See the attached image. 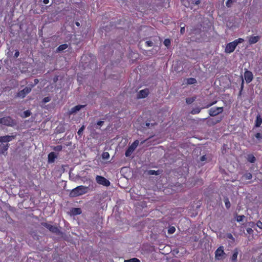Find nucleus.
<instances>
[{
  "mask_svg": "<svg viewBox=\"0 0 262 262\" xmlns=\"http://www.w3.org/2000/svg\"><path fill=\"white\" fill-rule=\"evenodd\" d=\"M89 187L80 185L73 189L70 193L71 197H76L82 195L88 192Z\"/></svg>",
  "mask_w": 262,
  "mask_h": 262,
  "instance_id": "obj_1",
  "label": "nucleus"
},
{
  "mask_svg": "<svg viewBox=\"0 0 262 262\" xmlns=\"http://www.w3.org/2000/svg\"><path fill=\"white\" fill-rule=\"evenodd\" d=\"M226 254L224 252V247L220 246L215 251V258L217 260H223L226 257Z\"/></svg>",
  "mask_w": 262,
  "mask_h": 262,
  "instance_id": "obj_2",
  "label": "nucleus"
},
{
  "mask_svg": "<svg viewBox=\"0 0 262 262\" xmlns=\"http://www.w3.org/2000/svg\"><path fill=\"white\" fill-rule=\"evenodd\" d=\"M6 126H12L15 124L14 120L10 116L4 117L0 118V124Z\"/></svg>",
  "mask_w": 262,
  "mask_h": 262,
  "instance_id": "obj_3",
  "label": "nucleus"
},
{
  "mask_svg": "<svg viewBox=\"0 0 262 262\" xmlns=\"http://www.w3.org/2000/svg\"><path fill=\"white\" fill-rule=\"evenodd\" d=\"M224 111L223 107H213L208 110V114L211 117L216 116Z\"/></svg>",
  "mask_w": 262,
  "mask_h": 262,
  "instance_id": "obj_4",
  "label": "nucleus"
},
{
  "mask_svg": "<svg viewBox=\"0 0 262 262\" xmlns=\"http://www.w3.org/2000/svg\"><path fill=\"white\" fill-rule=\"evenodd\" d=\"M139 143V141L138 140H135L132 144L130 145L126 150L125 151V156L129 157L130 156L132 153L134 151V150L137 148Z\"/></svg>",
  "mask_w": 262,
  "mask_h": 262,
  "instance_id": "obj_5",
  "label": "nucleus"
},
{
  "mask_svg": "<svg viewBox=\"0 0 262 262\" xmlns=\"http://www.w3.org/2000/svg\"><path fill=\"white\" fill-rule=\"evenodd\" d=\"M96 181L97 183L100 185L105 186H108L110 185V182L106 178L101 176H97L96 177Z\"/></svg>",
  "mask_w": 262,
  "mask_h": 262,
  "instance_id": "obj_6",
  "label": "nucleus"
},
{
  "mask_svg": "<svg viewBox=\"0 0 262 262\" xmlns=\"http://www.w3.org/2000/svg\"><path fill=\"white\" fill-rule=\"evenodd\" d=\"M223 116H221L217 118H209L207 120L206 124L209 126H213L220 123L223 119Z\"/></svg>",
  "mask_w": 262,
  "mask_h": 262,
  "instance_id": "obj_7",
  "label": "nucleus"
},
{
  "mask_svg": "<svg viewBox=\"0 0 262 262\" xmlns=\"http://www.w3.org/2000/svg\"><path fill=\"white\" fill-rule=\"evenodd\" d=\"M32 90L31 87L30 86H26L23 90L19 91L17 93V97L24 98L25 96L29 94Z\"/></svg>",
  "mask_w": 262,
  "mask_h": 262,
  "instance_id": "obj_8",
  "label": "nucleus"
},
{
  "mask_svg": "<svg viewBox=\"0 0 262 262\" xmlns=\"http://www.w3.org/2000/svg\"><path fill=\"white\" fill-rule=\"evenodd\" d=\"M216 102H217V101H213L212 102L209 103L207 104H206L204 107H203V108H209L210 106H211L213 105L214 104H216ZM202 109V108H200V107L194 108H193L191 110V114H192L193 115L198 114L200 113V112H201Z\"/></svg>",
  "mask_w": 262,
  "mask_h": 262,
  "instance_id": "obj_9",
  "label": "nucleus"
},
{
  "mask_svg": "<svg viewBox=\"0 0 262 262\" xmlns=\"http://www.w3.org/2000/svg\"><path fill=\"white\" fill-rule=\"evenodd\" d=\"M41 225L49 229L52 233L57 234L59 232L58 228L55 226L52 225L47 223H42Z\"/></svg>",
  "mask_w": 262,
  "mask_h": 262,
  "instance_id": "obj_10",
  "label": "nucleus"
},
{
  "mask_svg": "<svg viewBox=\"0 0 262 262\" xmlns=\"http://www.w3.org/2000/svg\"><path fill=\"white\" fill-rule=\"evenodd\" d=\"M236 46H237L235 45L233 41L230 42L227 44L225 51L227 53H231L235 50Z\"/></svg>",
  "mask_w": 262,
  "mask_h": 262,
  "instance_id": "obj_11",
  "label": "nucleus"
},
{
  "mask_svg": "<svg viewBox=\"0 0 262 262\" xmlns=\"http://www.w3.org/2000/svg\"><path fill=\"white\" fill-rule=\"evenodd\" d=\"M244 78L247 83L251 82L253 79V75L252 72L246 69L244 72Z\"/></svg>",
  "mask_w": 262,
  "mask_h": 262,
  "instance_id": "obj_12",
  "label": "nucleus"
},
{
  "mask_svg": "<svg viewBox=\"0 0 262 262\" xmlns=\"http://www.w3.org/2000/svg\"><path fill=\"white\" fill-rule=\"evenodd\" d=\"M15 136H10L6 135L5 136H1L0 137V142L1 143H6L11 141L13 139H15Z\"/></svg>",
  "mask_w": 262,
  "mask_h": 262,
  "instance_id": "obj_13",
  "label": "nucleus"
},
{
  "mask_svg": "<svg viewBox=\"0 0 262 262\" xmlns=\"http://www.w3.org/2000/svg\"><path fill=\"white\" fill-rule=\"evenodd\" d=\"M149 94V90L148 89H145L140 91L137 95V98L139 99L144 98L146 97Z\"/></svg>",
  "mask_w": 262,
  "mask_h": 262,
  "instance_id": "obj_14",
  "label": "nucleus"
},
{
  "mask_svg": "<svg viewBox=\"0 0 262 262\" xmlns=\"http://www.w3.org/2000/svg\"><path fill=\"white\" fill-rule=\"evenodd\" d=\"M260 39L259 36H251L249 37V43L250 45L254 44L258 42Z\"/></svg>",
  "mask_w": 262,
  "mask_h": 262,
  "instance_id": "obj_15",
  "label": "nucleus"
},
{
  "mask_svg": "<svg viewBox=\"0 0 262 262\" xmlns=\"http://www.w3.org/2000/svg\"><path fill=\"white\" fill-rule=\"evenodd\" d=\"M85 106V105H77L73 107H72L70 111H69V114L72 115L74 113H76L77 111L80 110L82 108H83Z\"/></svg>",
  "mask_w": 262,
  "mask_h": 262,
  "instance_id": "obj_16",
  "label": "nucleus"
},
{
  "mask_svg": "<svg viewBox=\"0 0 262 262\" xmlns=\"http://www.w3.org/2000/svg\"><path fill=\"white\" fill-rule=\"evenodd\" d=\"M9 144L8 143L0 144V154H4L8 149Z\"/></svg>",
  "mask_w": 262,
  "mask_h": 262,
  "instance_id": "obj_17",
  "label": "nucleus"
},
{
  "mask_svg": "<svg viewBox=\"0 0 262 262\" xmlns=\"http://www.w3.org/2000/svg\"><path fill=\"white\" fill-rule=\"evenodd\" d=\"M238 254V250L237 248H235L233 250V253L231 257V260L233 262H236L237 261V255Z\"/></svg>",
  "mask_w": 262,
  "mask_h": 262,
  "instance_id": "obj_18",
  "label": "nucleus"
},
{
  "mask_svg": "<svg viewBox=\"0 0 262 262\" xmlns=\"http://www.w3.org/2000/svg\"><path fill=\"white\" fill-rule=\"evenodd\" d=\"M57 158V155L54 152H51L48 155V162L53 163L55 159Z\"/></svg>",
  "mask_w": 262,
  "mask_h": 262,
  "instance_id": "obj_19",
  "label": "nucleus"
},
{
  "mask_svg": "<svg viewBox=\"0 0 262 262\" xmlns=\"http://www.w3.org/2000/svg\"><path fill=\"white\" fill-rule=\"evenodd\" d=\"M246 159L251 163H254L256 161V158L252 154H248L246 157Z\"/></svg>",
  "mask_w": 262,
  "mask_h": 262,
  "instance_id": "obj_20",
  "label": "nucleus"
},
{
  "mask_svg": "<svg viewBox=\"0 0 262 262\" xmlns=\"http://www.w3.org/2000/svg\"><path fill=\"white\" fill-rule=\"evenodd\" d=\"M262 124V118L259 115H258L256 117L255 121V126L256 127H259Z\"/></svg>",
  "mask_w": 262,
  "mask_h": 262,
  "instance_id": "obj_21",
  "label": "nucleus"
},
{
  "mask_svg": "<svg viewBox=\"0 0 262 262\" xmlns=\"http://www.w3.org/2000/svg\"><path fill=\"white\" fill-rule=\"evenodd\" d=\"M255 72L259 74H262V60L259 62L257 67L255 68Z\"/></svg>",
  "mask_w": 262,
  "mask_h": 262,
  "instance_id": "obj_22",
  "label": "nucleus"
},
{
  "mask_svg": "<svg viewBox=\"0 0 262 262\" xmlns=\"http://www.w3.org/2000/svg\"><path fill=\"white\" fill-rule=\"evenodd\" d=\"M68 47V46L67 43H64L60 45L56 49L57 52H61L64 50H66Z\"/></svg>",
  "mask_w": 262,
  "mask_h": 262,
  "instance_id": "obj_23",
  "label": "nucleus"
},
{
  "mask_svg": "<svg viewBox=\"0 0 262 262\" xmlns=\"http://www.w3.org/2000/svg\"><path fill=\"white\" fill-rule=\"evenodd\" d=\"M71 212L74 215H78L81 213V210L80 208H73Z\"/></svg>",
  "mask_w": 262,
  "mask_h": 262,
  "instance_id": "obj_24",
  "label": "nucleus"
},
{
  "mask_svg": "<svg viewBox=\"0 0 262 262\" xmlns=\"http://www.w3.org/2000/svg\"><path fill=\"white\" fill-rule=\"evenodd\" d=\"M186 80V84L188 85L193 84L197 82L196 79L194 78H189Z\"/></svg>",
  "mask_w": 262,
  "mask_h": 262,
  "instance_id": "obj_25",
  "label": "nucleus"
},
{
  "mask_svg": "<svg viewBox=\"0 0 262 262\" xmlns=\"http://www.w3.org/2000/svg\"><path fill=\"white\" fill-rule=\"evenodd\" d=\"M245 180H250L252 179V174L250 172H246L243 176Z\"/></svg>",
  "mask_w": 262,
  "mask_h": 262,
  "instance_id": "obj_26",
  "label": "nucleus"
},
{
  "mask_svg": "<svg viewBox=\"0 0 262 262\" xmlns=\"http://www.w3.org/2000/svg\"><path fill=\"white\" fill-rule=\"evenodd\" d=\"M224 202H225V204L226 207L227 209H229L230 207V206H231L230 202V201L229 200V199L228 198H225Z\"/></svg>",
  "mask_w": 262,
  "mask_h": 262,
  "instance_id": "obj_27",
  "label": "nucleus"
},
{
  "mask_svg": "<svg viewBox=\"0 0 262 262\" xmlns=\"http://www.w3.org/2000/svg\"><path fill=\"white\" fill-rule=\"evenodd\" d=\"M102 158L104 160H107L110 158V154L108 152H103L102 154Z\"/></svg>",
  "mask_w": 262,
  "mask_h": 262,
  "instance_id": "obj_28",
  "label": "nucleus"
},
{
  "mask_svg": "<svg viewBox=\"0 0 262 262\" xmlns=\"http://www.w3.org/2000/svg\"><path fill=\"white\" fill-rule=\"evenodd\" d=\"M235 2L236 0H227L226 2V5L227 7L230 8L232 4Z\"/></svg>",
  "mask_w": 262,
  "mask_h": 262,
  "instance_id": "obj_29",
  "label": "nucleus"
},
{
  "mask_svg": "<svg viewBox=\"0 0 262 262\" xmlns=\"http://www.w3.org/2000/svg\"><path fill=\"white\" fill-rule=\"evenodd\" d=\"M148 173L149 174H150V175H159L160 174V171L159 170H157V171H156V170H149L148 171Z\"/></svg>",
  "mask_w": 262,
  "mask_h": 262,
  "instance_id": "obj_30",
  "label": "nucleus"
},
{
  "mask_svg": "<svg viewBox=\"0 0 262 262\" xmlns=\"http://www.w3.org/2000/svg\"><path fill=\"white\" fill-rule=\"evenodd\" d=\"M124 262H140V260L137 258H132L129 259L124 260Z\"/></svg>",
  "mask_w": 262,
  "mask_h": 262,
  "instance_id": "obj_31",
  "label": "nucleus"
},
{
  "mask_svg": "<svg viewBox=\"0 0 262 262\" xmlns=\"http://www.w3.org/2000/svg\"><path fill=\"white\" fill-rule=\"evenodd\" d=\"M245 218V216L244 215H236V221L238 222H241L243 221Z\"/></svg>",
  "mask_w": 262,
  "mask_h": 262,
  "instance_id": "obj_32",
  "label": "nucleus"
},
{
  "mask_svg": "<svg viewBox=\"0 0 262 262\" xmlns=\"http://www.w3.org/2000/svg\"><path fill=\"white\" fill-rule=\"evenodd\" d=\"M85 129V126L84 125H82L78 130V131L77 132V134L80 136L81 137L82 136V134L83 133V132L84 130V129Z\"/></svg>",
  "mask_w": 262,
  "mask_h": 262,
  "instance_id": "obj_33",
  "label": "nucleus"
},
{
  "mask_svg": "<svg viewBox=\"0 0 262 262\" xmlns=\"http://www.w3.org/2000/svg\"><path fill=\"white\" fill-rule=\"evenodd\" d=\"M195 98H187L186 99V102L187 104H191L192 102H193L195 100Z\"/></svg>",
  "mask_w": 262,
  "mask_h": 262,
  "instance_id": "obj_34",
  "label": "nucleus"
},
{
  "mask_svg": "<svg viewBox=\"0 0 262 262\" xmlns=\"http://www.w3.org/2000/svg\"><path fill=\"white\" fill-rule=\"evenodd\" d=\"M176 231V228L173 226L170 227L168 229V233L173 234Z\"/></svg>",
  "mask_w": 262,
  "mask_h": 262,
  "instance_id": "obj_35",
  "label": "nucleus"
},
{
  "mask_svg": "<svg viewBox=\"0 0 262 262\" xmlns=\"http://www.w3.org/2000/svg\"><path fill=\"white\" fill-rule=\"evenodd\" d=\"M244 39H243L242 38H239L237 39L234 40L233 41L234 42L235 45L236 46H237L239 43H241L243 42H244Z\"/></svg>",
  "mask_w": 262,
  "mask_h": 262,
  "instance_id": "obj_36",
  "label": "nucleus"
},
{
  "mask_svg": "<svg viewBox=\"0 0 262 262\" xmlns=\"http://www.w3.org/2000/svg\"><path fill=\"white\" fill-rule=\"evenodd\" d=\"M163 43L166 47H169L171 43L170 40L169 39H165Z\"/></svg>",
  "mask_w": 262,
  "mask_h": 262,
  "instance_id": "obj_37",
  "label": "nucleus"
},
{
  "mask_svg": "<svg viewBox=\"0 0 262 262\" xmlns=\"http://www.w3.org/2000/svg\"><path fill=\"white\" fill-rule=\"evenodd\" d=\"M31 112L29 110H27L24 112L23 117L25 118L28 117L31 115Z\"/></svg>",
  "mask_w": 262,
  "mask_h": 262,
  "instance_id": "obj_38",
  "label": "nucleus"
},
{
  "mask_svg": "<svg viewBox=\"0 0 262 262\" xmlns=\"http://www.w3.org/2000/svg\"><path fill=\"white\" fill-rule=\"evenodd\" d=\"M62 149V146L61 145H57L56 146H54L53 147V150L55 151H60Z\"/></svg>",
  "mask_w": 262,
  "mask_h": 262,
  "instance_id": "obj_39",
  "label": "nucleus"
},
{
  "mask_svg": "<svg viewBox=\"0 0 262 262\" xmlns=\"http://www.w3.org/2000/svg\"><path fill=\"white\" fill-rule=\"evenodd\" d=\"M181 2L186 7L188 8L190 7V3L188 0H181Z\"/></svg>",
  "mask_w": 262,
  "mask_h": 262,
  "instance_id": "obj_40",
  "label": "nucleus"
},
{
  "mask_svg": "<svg viewBox=\"0 0 262 262\" xmlns=\"http://www.w3.org/2000/svg\"><path fill=\"white\" fill-rule=\"evenodd\" d=\"M226 236H227V238H228L230 239H231L232 243L234 242L235 238H234V237L233 236V235H232L231 233H227Z\"/></svg>",
  "mask_w": 262,
  "mask_h": 262,
  "instance_id": "obj_41",
  "label": "nucleus"
},
{
  "mask_svg": "<svg viewBox=\"0 0 262 262\" xmlns=\"http://www.w3.org/2000/svg\"><path fill=\"white\" fill-rule=\"evenodd\" d=\"M51 100L50 97H46L42 99V102L43 103H46L49 102Z\"/></svg>",
  "mask_w": 262,
  "mask_h": 262,
  "instance_id": "obj_42",
  "label": "nucleus"
},
{
  "mask_svg": "<svg viewBox=\"0 0 262 262\" xmlns=\"http://www.w3.org/2000/svg\"><path fill=\"white\" fill-rule=\"evenodd\" d=\"M39 82V80L38 79H35L34 80V83L30 84L29 86L31 87V89H32L35 85H36Z\"/></svg>",
  "mask_w": 262,
  "mask_h": 262,
  "instance_id": "obj_43",
  "label": "nucleus"
},
{
  "mask_svg": "<svg viewBox=\"0 0 262 262\" xmlns=\"http://www.w3.org/2000/svg\"><path fill=\"white\" fill-rule=\"evenodd\" d=\"M145 44L147 47H152L154 45V43L152 41L148 40L145 42Z\"/></svg>",
  "mask_w": 262,
  "mask_h": 262,
  "instance_id": "obj_44",
  "label": "nucleus"
},
{
  "mask_svg": "<svg viewBox=\"0 0 262 262\" xmlns=\"http://www.w3.org/2000/svg\"><path fill=\"white\" fill-rule=\"evenodd\" d=\"M255 138H256L257 139H258L259 140L262 139V135L260 133H256L255 135Z\"/></svg>",
  "mask_w": 262,
  "mask_h": 262,
  "instance_id": "obj_45",
  "label": "nucleus"
},
{
  "mask_svg": "<svg viewBox=\"0 0 262 262\" xmlns=\"http://www.w3.org/2000/svg\"><path fill=\"white\" fill-rule=\"evenodd\" d=\"M256 226L260 229H262V222L260 221H257Z\"/></svg>",
  "mask_w": 262,
  "mask_h": 262,
  "instance_id": "obj_46",
  "label": "nucleus"
},
{
  "mask_svg": "<svg viewBox=\"0 0 262 262\" xmlns=\"http://www.w3.org/2000/svg\"><path fill=\"white\" fill-rule=\"evenodd\" d=\"M246 231L249 234H251L253 232V230H252V229L251 228H247L246 229Z\"/></svg>",
  "mask_w": 262,
  "mask_h": 262,
  "instance_id": "obj_47",
  "label": "nucleus"
},
{
  "mask_svg": "<svg viewBox=\"0 0 262 262\" xmlns=\"http://www.w3.org/2000/svg\"><path fill=\"white\" fill-rule=\"evenodd\" d=\"M200 0H196L194 2L192 3V5H198L200 4Z\"/></svg>",
  "mask_w": 262,
  "mask_h": 262,
  "instance_id": "obj_48",
  "label": "nucleus"
},
{
  "mask_svg": "<svg viewBox=\"0 0 262 262\" xmlns=\"http://www.w3.org/2000/svg\"><path fill=\"white\" fill-rule=\"evenodd\" d=\"M104 121H99L97 122V125L100 126H101L103 125Z\"/></svg>",
  "mask_w": 262,
  "mask_h": 262,
  "instance_id": "obj_49",
  "label": "nucleus"
},
{
  "mask_svg": "<svg viewBox=\"0 0 262 262\" xmlns=\"http://www.w3.org/2000/svg\"><path fill=\"white\" fill-rule=\"evenodd\" d=\"M185 27H182L180 29V32L182 34H183L185 32Z\"/></svg>",
  "mask_w": 262,
  "mask_h": 262,
  "instance_id": "obj_50",
  "label": "nucleus"
},
{
  "mask_svg": "<svg viewBox=\"0 0 262 262\" xmlns=\"http://www.w3.org/2000/svg\"><path fill=\"white\" fill-rule=\"evenodd\" d=\"M206 160V155H204V156H202L201 158H200V160L201 161H204Z\"/></svg>",
  "mask_w": 262,
  "mask_h": 262,
  "instance_id": "obj_51",
  "label": "nucleus"
},
{
  "mask_svg": "<svg viewBox=\"0 0 262 262\" xmlns=\"http://www.w3.org/2000/svg\"><path fill=\"white\" fill-rule=\"evenodd\" d=\"M19 52L18 50H16L14 54V57L17 58L19 56Z\"/></svg>",
  "mask_w": 262,
  "mask_h": 262,
  "instance_id": "obj_52",
  "label": "nucleus"
},
{
  "mask_svg": "<svg viewBox=\"0 0 262 262\" xmlns=\"http://www.w3.org/2000/svg\"><path fill=\"white\" fill-rule=\"evenodd\" d=\"M244 81L243 78H242V83H241V90H243V89L244 88Z\"/></svg>",
  "mask_w": 262,
  "mask_h": 262,
  "instance_id": "obj_53",
  "label": "nucleus"
},
{
  "mask_svg": "<svg viewBox=\"0 0 262 262\" xmlns=\"http://www.w3.org/2000/svg\"><path fill=\"white\" fill-rule=\"evenodd\" d=\"M249 224V226H250L252 227H253L255 225L254 223L252 222H250Z\"/></svg>",
  "mask_w": 262,
  "mask_h": 262,
  "instance_id": "obj_54",
  "label": "nucleus"
},
{
  "mask_svg": "<svg viewBox=\"0 0 262 262\" xmlns=\"http://www.w3.org/2000/svg\"><path fill=\"white\" fill-rule=\"evenodd\" d=\"M43 3L45 4H48L49 3V0H43Z\"/></svg>",
  "mask_w": 262,
  "mask_h": 262,
  "instance_id": "obj_55",
  "label": "nucleus"
},
{
  "mask_svg": "<svg viewBox=\"0 0 262 262\" xmlns=\"http://www.w3.org/2000/svg\"><path fill=\"white\" fill-rule=\"evenodd\" d=\"M150 124L149 123H146V126L147 127H149V126H150Z\"/></svg>",
  "mask_w": 262,
  "mask_h": 262,
  "instance_id": "obj_56",
  "label": "nucleus"
},
{
  "mask_svg": "<svg viewBox=\"0 0 262 262\" xmlns=\"http://www.w3.org/2000/svg\"><path fill=\"white\" fill-rule=\"evenodd\" d=\"M76 25L77 26H80V23H78V22H76Z\"/></svg>",
  "mask_w": 262,
  "mask_h": 262,
  "instance_id": "obj_57",
  "label": "nucleus"
},
{
  "mask_svg": "<svg viewBox=\"0 0 262 262\" xmlns=\"http://www.w3.org/2000/svg\"><path fill=\"white\" fill-rule=\"evenodd\" d=\"M90 181H91L92 183H93V181H92V180H90Z\"/></svg>",
  "mask_w": 262,
  "mask_h": 262,
  "instance_id": "obj_58",
  "label": "nucleus"
}]
</instances>
